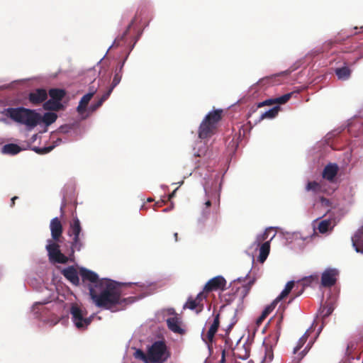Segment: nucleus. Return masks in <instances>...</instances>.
I'll return each mask as SVG.
<instances>
[{
  "mask_svg": "<svg viewBox=\"0 0 363 363\" xmlns=\"http://www.w3.org/2000/svg\"><path fill=\"white\" fill-rule=\"evenodd\" d=\"M335 74L339 79L346 80L351 74V70L347 67H342L335 69Z\"/></svg>",
  "mask_w": 363,
  "mask_h": 363,
  "instance_id": "30",
  "label": "nucleus"
},
{
  "mask_svg": "<svg viewBox=\"0 0 363 363\" xmlns=\"http://www.w3.org/2000/svg\"><path fill=\"white\" fill-rule=\"evenodd\" d=\"M320 202L321 203L322 206L326 207L330 206L331 204L330 200L323 196H320Z\"/></svg>",
  "mask_w": 363,
  "mask_h": 363,
  "instance_id": "46",
  "label": "nucleus"
},
{
  "mask_svg": "<svg viewBox=\"0 0 363 363\" xmlns=\"http://www.w3.org/2000/svg\"><path fill=\"white\" fill-rule=\"evenodd\" d=\"M211 201L210 200L206 201L202 206L201 208V217L199 218L201 221H205L207 218H209L211 213Z\"/></svg>",
  "mask_w": 363,
  "mask_h": 363,
  "instance_id": "29",
  "label": "nucleus"
},
{
  "mask_svg": "<svg viewBox=\"0 0 363 363\" xmlns=\"http://www.w3.org/2000/svg\"><path fill=\"white\" fill-rule=\"evenodd\" d=\"M57 116L52 112H47L41 116L40 123L43 122L45 125H49L57 120Z\"/></svg>",
  "mask_w": 363,
  "mask_h": 363,
  "instance_id": "34",
  "label": "nucleus"
},
{
  "mask_svg": "<svg viewBox=\"0 0 363 363\" xmlns=\"http://www.w3.org/2000/svg\"><path fill=\"white\" fill-rule=\"evenodd\" d=\"M222 109H217L209 112L199 125L198 130L199 138L206 139L216 134L218 123L222 119Z\"/></svg>",
  "mask_w": 363,
  "mask_h": 363,
  "instance_id": "3",
  "label": "nucleus"
},
{
  "mask_svg": "<svg viewBox=\"0 0 363 363\" xmlns=\"http://www.w3.org/2000/svg\"><path fill=\"white\" fill-rule=\"evenodd\" d=\"M352 245L357 252L363 253V225L352 238Z\"/></svg>",
  "mask_w": 363,
  "mask_h": 363,
  "instance_id": "20",
  "label": "nucleus"
},
{
  "mask_svg": "<svg viewBox=\"0 0 363 363\" xmlns=\"http://www.w3.org/2000/svg\"><path fill=\"white\" fill-rule=\"evenodd\" d=\"M48 94L45 89L40 88L36 89L29 93L28 99L30 104L38 106L46 101Z\"/></svg>",
  "mask_w": 363,
  "mask_h": 363,
  "instance_id": "11",
  "label": "nucleus"
},
{
  "mask_svg": "<svg viewBox=\"0 0 363 363\" xmlns=\"http://www.w3.org/2000/svg\"><path fill=\"white\" fill-rule=\"evenodd\" d=\"M135 357L138 359L143 360V362H145L146 363L150 362L149 357H148V352H147V354H145L143 350H136V352L135 353Z\"/></svg>",
  "mask_w": 363,
  "mask_h": 363,
  "instance_id": "41",
  "label": "nucleus"
},
{
  "mask_svg": "<svg viewBox=\"0 0 363 363\" xmlns=\"http://www.w3.org/2000/svg\"><path fill=\"white\" fill-rule=\"evenodd\" d=\"M178 189V188H177L176 189H174L169 195V198H168V200H171L172 198H174L175 196V194H176V191Z\"/></svg>",
  "mask_w": 363,
  "mask_h": 363,
  "instance_id": "50",
  "label": "nucleus"
},
{
  "mask_svg": "<svg viewBox=\"0 0 363 363\" xmlns=\"http://www.w3.org/2000/svg\"><path fill=\"white\" fill-rule=\"evenodd\" d=\"M333 310L334 307L331 303L324 305L320 308V315L323 318H325L333 313Z\"/></svg>",
  "mask_w": 363,
  "mask_h": 363,
  "instance_id": "38",
  "label": "nucleus"
},
{
  "mask_svg": "<svg viewBox=\"0 0 363 363\" xmlns=\"http://www.w3.org/2000/svg\"><path fill=\"white\" fill-rule=\"evenodd\" d=\"M274 354L272 347H266L264 360L271 362L273 359Z\"/></svg>",
  "mask_w": 363,
  "mask_h": 363,
  "instance_id": "42",
  "label": "nucleus"
},
{
  "mask_svg": "<svg viewBox=\"0 0 363 363\" xmlns=\"http://www.w3.org/2000/svg\"><path fill=\"white\" fill-rule=\"evenodd\" d=\"M172 206H173L172 205L171 208H164V209L163 210V211H164V212H167V211H169V210L172 208Z\"/></svg>",
  "mask_w": 363,
  "mask_h": 363,
  "instance_id": "55",
  "label": "nucleus"
},
{
  "mask_svg": "<svg viewBox=\"0 0 363 363\" xmlns=\"http://www.w3.org/2000/svg\"><path fill=\"white\" fill-rule=\"evenodd\" d=\"M4 112L7 117L16 123L24 125L28 130L33 129L40 123L41 115L35 110L17 107L8 108Z\"/></svg>",
  "mask_w": 363,
  "mask_h": 363,
  "instance_id": "2",
  "label": "nucleus"
},
{
  "mask_svg": "<svg viewBox=\"0 0 363 363\" xmlns=\"http://www.w3.org/2000/svg\"><path fill=\"white\" fill-rule=\"evenodd\" d=\"M272 230H273V228H268L263 233L257 235L253 245L255 246H259L262 242L267 241V239L269 237V233Z\"/></svg>",
  "mask_w": 363,
  "mask_h": 363,
  "instance_id": "35",
  "label": "nucleus"
},
{
  "mask_svg": "<svg viewBox=\"0 0 363 363\" xmlns=\"http://www.w3.org/2000/svg\"><path fill=\"white\" fill-rule=\"evenodd\" d=\"M269 315V314H268V313H267V311H263V312H262V314H261V315H262V317H264V318H265L267 317V315Z\"/></svg>",
  "mask_w": 363,
  "mask_h": 363,
  "instance_id": "53",
  "label": "nucleus"
},
{
  "mask_svg": "<svg viewBox=\"0 0 363 363\" xmlns=\"http://www.w3.org/2000/svg\"><path fill=\"white\" fill-rule=\"evenodd\" d=\"M219 325H220V314L217 313L215 315L213 321L207 332L206 337V339L203 338V340L205 342L208 341V343H212L214 336L218 331Z\"/></svg>",
  "mask_w": 363,
  "mask_h": 363,
  "instance_id": "18",
  "label": "nucleus"
},
{
  "mask_svg": "<svg viewBox=\"0 0 363 363\" xmlns=\"http://www.w3.org/2000/svg\"><path fill=\"white\" fill-rule=\"evenodd\" d=\"M226 280L222 276H216L211 279L204 286L202 292L207 295L209 292L225 289Z\"/></svg>",
  "mask_w": 363,
  "mask_h": 363,
  "instance_id": "10",
  "label": "nucleus"
},
{
  "mask_svg": "<svg viewBox=\"0 0 363 363\" xmlns=\"http://www.w3.org/2000/svg\"><path fill=\"white\" fill-rule=\"evenodd\" d=\"M123 65H124V62L120 63L115 70V74L113 76V79L111 85L108 89V90L111 89V92L113 91V89L120 83V82L121 80L122 69H123Z\"/></svg>",
  "mask_w": 363,
  "mask_h": 363,
  "instance_id": "24",
  "label": "nucleus"
},
{
  "mask_svg": "<svg viewBox=\"0 0 363 363\" xmlns=\"http://www.w3.org/2000/svg\"><path fill=\"white\" fill-rule=\"evenodd\" d=\"M306 191L312 192L313 195H320L322 193H329L326 184L323 182H308L306 186Z\"/></svg>",
  "mask_w": 363,
  "mask_h": 363,
  "instance_id": "13",
  "label": "nucleus"
},
{
  "mask_svg": "<svg viewBox=\"0 0 363 363\" xmlns=\"http://www.w3.org/2000/svg\"><path fill=\"white\" fill-rule=\"evenodd\" d=\"M62 142V139L60 138H58L56 141H55V144L53 145H50V146H48V147H34L33 148V150L38 154H40V155H44V154H47L48 152H50L51 150H53V148L58 145L60 143Z\"/></svg>",
  "mask_w": 363,
  "mask_h": 363,
  "instance_id": "33",
  "label": "nucleus"
},
{
  "mask_svg": "<svg viewBox=\"0 0 363 363\" xmlns=\"http://www.w3.org/2000/svg\"><path fill=\"white\" fill-rule=\"evenodd\" d=\"M72 321L79 330L86 329L91 323V317H85L84 313L77 305H72L70 308Z\"/></svg>",
  "mask_w": 363,
  "mask_h": 363,
  "instance_id": "6",
  "label": "nucleus"
},
{
  "mask_svg": "<svg viewBox=\"0 0 363 363\" xmlns=\"http://www.w3.org/2000/svg\"><path fill=\"white\" fill-rule=\"evenodd\" d=\"M335 43L336 42L333 40H329L326 41L323 44V48L320 50L315 52V55H318L323 52L328 51Z\"/></svg>",
  "mask_w": 363,
  "mask_h": 363,
  "instance_id": "40",
  "label": "nucleus"
},
{
  "mask_svg": "<svg viewBox=\"0 0 363 363\" xmlns=\"http://www.w3.org/2000/svg\"><path fill=\"white\" fill-rule=\"evenodd\" d=\"M338 271L335 269H328L322 274L321 284L324 287H331L335 284Z\"/></svg>",
  "mask_w": 363,
  "mask_h": 363,
  "instance_id": "12",
  "label": "nucleus"
},
{
  "mask_svg": "<svg viewBox=\"0 0 363 363\" xmlns=\"http://www.w3.org/2000/svg\"><path fill=\"white\" fill-rule=\"evenodd\" d=\"M333 225H332V221L330 219H325L321 220L317 227L320 233H325L329 230H332Z\"/></svg>",
  "mask_w": 363,
  "mask_h": 363,
  "instance_id": "28",
  "label": "nucleus"
},
{
  "mask_svg": "<svg viewBox=\"0 0 363 363\" xmlns=\"http://www.w3.org/2000/svg\"><path fill=\"white\" fill-rule=\"evenodd\" d=\"M207 298V295L201 291L195 298L189 297L184 305L183 308H189L194 311L197 314L200 313L204 307L203 301Z\"/></svg>",
  "mask_w": 363,
  "mask_h": 363,
  "instance_id": "9",
  "label": "nucleus"
},
{
  "mask_svg": "<svg viewBox=\"0 0 363 363\" xmlns=\"http://www.w3.org/2000/svg\"><path fill=\"white\" fill-rule=\"evenodd\" d=\"M206 151H207V147H206L205 145H203V149L199 150L197 152H195L194 155L196 157H199L205 156Z\"/></svg>",
  "mask_w": 363,
  "mask_h": 363,
  "instance_id": "47",
  "label": "nucleus"
},
{
  "mask_svg": "<svg viewBox=\"0 0 363 363\" xmlns=\"http://www.w3.org/2000/svg\"><path fill=\"white\" fill-rule=\"evenodd\" d=\"M46 250L48 253L49 259L52 262L65 264L68 262V258L62 254L60 250V245L52 240H48Z\"/></svg>",
  "mask_w": 363,
  "mask_h": 363,
  "instance_id": "7",
  "label": "nucleus"
},
{
  "mask_svg": "<svg viewBox=\"0 0 363 363\" xmlns=\"http://www.w3.org/2000/svg\"><path fill=\"white\" fill-rule=\"evenodd\" d=\"M174 237L175 241H177L178 240V233H174Z\"/></svg>",
  "mask_w": 363,
  "mask_h": 363,
  "instance_id": "54",
  "label": "nucleus"
},
{
  "mask_svg": "<svg viewBox=\"0 0 363 363\" xmlns=\"http://www.w3.org/2000/svg\"><path fill=\"white\" fill-rule=\"evenodd\" d=\"M254 282H255V279L250 281L247 284L242 285L240 287H238L236 289L235 294L233 295L232 296H230L229 298H225V301H227L228 303L233 301L234 300L235 296H238L239 298L241 301H242L249 294Z\"/></svg>",
  "mask_w": 363,
  "mask_h": 363,
  "instance_id": "14",
  "label": "nucleus"
},
{
  "mask_svg": "<svg viewBox=\"0 0 363 363\" xmlns=\"http://www.w3.org/2000/svg\"><path fill=\"white\" fill-rule=\"evenodd\" d=\"M282 320H283V315H281L279 317V319H278L277 323V327L279 330H280V329H281V324Z\"/></svg>",
  "mask_w": 363,
  "mask_h": 363,
  "instance_id": "48",
  "label": "nucleus"
},
{
  "mask_svg": "<svg viewBox=\"0 0 363 363\" xmlns=\"http://www.w3.org/2000/svg\"><path fill=\"white\" fill-rule=\"evenodd\" d=\"M147 201H148V202H152V201H153V199H152V198H149V199H147Z\"/></svg>",
  "mask_w": 363,
  "mask_h": 363,
  "instance_id": "56",
  "label": "nucleus"
},
{
  "mask_svg": "<svg viewBox=\"0 0 363 363\" xmlns=\"http://www.w3.org/2000/svg\"><path fill=\"white\" fill-rule=\"evenodd\" d=\"M279 302H276V299L269 306H267L264 311H267V313L269 314L276 307Z\"/></svg>",
  "mask_w": 363,
  "mask_h": 363,
  "instance_id": "44",
  "label": "nucleus"
},
{
  "mask_svg": "<svg viewBox=\"0 0 363 363\" xmlns=\"http://www.w3.org/2000/svg\"><path fill=\"white\" fill-rule=\"evenodd\" d=\"M291 95H292V93H288V94H284L283 96L275 98V99H267L264 101L259 102L257 104V107L261 108L264 106H272L275 104H284L291 99Z\"/></svg>",
  "mask_w": 363,
  "mask_h": 363,
  "instance_id": "19",
  "label": "nucleus"
},
{
  "mask_svg": "<svg viewBox=\"0 0 363 363\" xmlns=\"http://www.w3.org/2000/svg\"><path fill=\"white\" fill-rule=\"evenodd\" d=\"M279 111L280 107L279 106H276L272 108L269 109V111L262 113L260 116L259 121L264 120L265 118H274L277 116Z\"/></svg>",
  "mask_w": 363,
  "mask_h": 363,
  "instance_id": "31",
  "label": "nucleus"
},
{
  "mask_svg": "<svg viewBox=\"0 0 363 363\" xmlns=\"http://www.w3.org/2000/svg\"><path fill=\"white\" fill-rule=\"evenodd\" d=\"M338 172V167L336 164H329L323 169L322 176L324 179L333 182Z\"/></svg>",
  "mask_w": 363,
  "mask_h": 363,
  "instance_id": "21",
  "label": "nucleus"
},
{
  "mask_svg": "<svg viewBox=\"0 0 363 363\" xmlns=\"http://www.w3.org/2000/svg\"><path fill=\"white\" fill-rule=\"evenodd\" d=\"M62 106L60 102L54 101L51 99L45 101L43 104V108L48 111H59L61 109Z\"/></svg>",
  "mask_w": 363,
  "mask_h": 363,
  "instance_id": "32",
  "label": "nucleus"
},
{
  "mask_svg": "<svg viewBox=\"0 0 363 363\" xmlns=\"http://www.w3.org/2000/svg\"><path fill=\"white\" fill-rule=\"evenodd\" d=\"M50 228L52 240L55 241V242L59 241L62 234L63 228L58 218H54L51 220Z\"/></svg>",
  "mask_w": 363,
  "mask_h": 363,
  "instance_id": "15",
  "label": "nucleus"
},
{
  "mask_svg": "<svg viewBox=\"0 0 363 363\" xmlns=\"http://www.w3.org/2000/svg\"><path fill=\"white\" fill-rule=\"evenodd\" d=\"M18 199V196H13L12 199H11V206L13 207L15 205V200Z\"/></svg>",
  "mask_w": 363,
  "mask_h": 363,
  "instance_id": "52",
  "label": "nucleus"
},
{
  "mask_svg": "<svg viewBox=\"0 0 363 363\" xmlns=\"http://www.w3.org/2000/svg\"><path fill=\"white\" fill-rule=\"evenodd\" d=\"M63 276L69 280L73 285H79V278L77 269L73 267L70 266L67 268L64 269L62 271Z\"/></svg>",
  "mask_w": 363,
  "mask_h": 363,
  "instance_id": "17",
  "label": "nucleus"
},
{
  "mask_svg": "<svg viewBox=\"0 0 363 363\" xmlns=\"http://www.w3.org/2000/svg\"><path fill=\"white\" fill-rule=\"evenodd\" d=\"M121 284L108 279L98 289L91 286L89 295L94 303L99 308H102L112 311L118 310L114 309L118 305L125 303L132 298H122Z\"/></svg>",
  "mask_w": 363,
  "mask_h": 363,
  "instance_id": "1",
  "label": "nucleus"
},
{
  "mask_svg": "<svg viewBox=\"0 0 363 363\" xmlns=\"http://www.w3.org/2000/svg\"><path fill=\"white\" fill-rule=\"evenodd\" d=\"M111 94V89L107 90L96 103L91 105V110L95 111L97 108H99L103 104V103L109 97Z\"/></svg>",
  "mask_w": 363,
  "mask_h": 363,
  "instance_id": "37",
  "label": "nucleus"
},
{
  "mask_svg": "<svg viewBox=\"0 0 363 363\" xmlns=\"http://www.w3.org/2000/svg\"><path fill=\"white\" fill-rule=\"evenodd\" d=\"M147 351L150 363H164L169 357V353L164 341H155Z\"/></svg>",
  "mask_w": 363,
  "mask_h": 363,
  "instance_id": "4",
  "label": "nucleus"
},
{
  "mask_svg": "<svg viewBox=\"0 0 363 363\" xmlns=\"http://www.w3.org/2000/svg\"><path fill=\"white\" fill-rule=\"evenodd\" d=\"M310 335V333L308 330L306 331V333L303 335V336L298 340L297 345L294 349V353L296 354L306 343L308 337Z\"/></svg>",
  "mask_w": 363,
  "mask_h": 363,
  "instance_id": "39",
  "label": "nucleus"
},
{
  "mask_svg": "<svg viewBox=\"0 0 363 363\" xmlns=\"http://www.w3.org/2000/svg\"><path fill=\"white\" fill-rule=\"evenodd\" d=\"M21 147L13 143L6 144L1 148V152L6 155H16L21 151Z\"/></svg>",
  "mask_w": 363,
  "mask_h": 363,
  "instance_id": "27",
  "label": "nucleus"
},
{
  "mask_svg": "<svg viewBox=\"0 0 363 363\" xmlns=\"http://www.w3.org/2000/svg\"><path fill=\"white\" fill-rule=\"evenodd\" d=\"M48 94L51 99L60 102L66 95V91L62 89L53 88L50 89Z\"/></svg>",
  "mask_w": 363,
  "mask_h": 363,
  "instance_id": "26",
  "label": "nucleus"
},
{
  "mask_svg": "<svg viewBox=\"0 0 363 363\" xmlns=\"http://www.w3.org/2000/svg\"><path fill=\"white\" fill-rule=\"evenodd\" d=\"M265 319V318L262 317V315H260L257 319V321H256V323L257 325H259L260 324H262V323L264 321V320Z\"/></svg>",
  "mask_w": 363,
  "mask_h": 363,
  "instance_id": "49",
  "label": "nucleus"
},
{
  "mask_svg": "<svg viewBox=\"0 0 363 363\" xmlns=\"http://www.w3.org/2000/svg\"><path fill=\"white\" fill-rule=\"evenodd\" d=\"M94 93H95L94 91L90 92V93H88V94L84 95L82 97V99L79 103V105L77 106V111L79 113H82L86 111V106L89 104L90 100L93 97V96L94 95Z\"/></svg>",
  "mask_w": 363,
  "mask_h": 363,
  "instance_id": "25",
  "label": "nucleus"
},
{
  "mask_svg": "<svg viewBox=\"0 0 363 363\" xmlns=\"http://www.w3.org/2000/svg\"><path fill=\"white\" fill-rule=\"evenodd\" d=\"M135 21V18H134L130 21V23L128 24V27H127L126 30L124 31V33H123V35H122V36H121V40H123V39L125 37V35L128 33V32H129V30H130V28H131V27H132V26L134 24Z\"/></svg>",
  "mask_w": 363,
  "mask_h": 363,
  "instance_id": "45",
  "label": "nucleus"
},
{
  "mask_svg": "<svg viewBox=\"0 0 363 363\" xmlns=\"http://www.w3.org/2000/svg\"><path fill=\"white\" fill-rule=\"evenodd\" d=\"M234 355L240 359H247L250 357V347L248 345L244 344L241 346L238 345L234 349Z\"/></svg>",
  "mask_w": 363,
  "mask_h": 363,
  "instance_id": "22",
  "label": "nucleus"
},
{
  "mask_svg": "<svg viewBox=\"0 0 363 363\" xmlns=\"http://www.w3.org/2000/svg\"><path fill=\"white\" fill-rule=\"evenodd\" d=\"M274 237V235L269 240L262 242L259 246V255L258 257V260L259 262L263 263L267 259L270 251V241Z\"/></svg>",
  "mask_w": 363,
  "mask_h": 363,
  "instance_id": "23",
  "label": "nucleus"
},
{
  "mask_svg": "<svg viewBox=\"0 0 363 363\" xmlns=\"http://www.w3.org/2000/svg\"><path fill=\"white\" fill-rule=\"evenodd\" d=\"M79 274L84 283L86 281L90 282L89 289L91 286L98 289L104 284V281L108 280V279H99L96 273L86 268H81L79 269Z\"/></svg>",
  "mask_w": 363,
  "mask_h": 363,
  "instance_id": "8",
  "label": "nucleus"
},
{
  "mask_svg": "<svg viewBox=\"0 0 363 363\" xmlns=\"http://www.w3.org/2000/svg\"><path fill=\"white\" fill-rule=\"evenodd\" d=\"M236 311H234L232 315V319L230 323L228 325L227 330H230L238 321Z\"/></svg>",
  "mask_w": 363,
  "mask_h": 363,
  "instance_id": "43",
  "label": "nucleus"
},
{
  "mask_svg": "<svg viewBox=\"0 0 363 363\" xmlns=\"http://www.w3.org/2000/svg\"><path fill=\"white\" fill-rule=\"evenodd\" d=\"M82 230V229L79 220L77 217L74 218L72 223H70V228L68 233L69 236H73L71 244L72 251L75 250L79 251L84 246L82 238L84 235H81Z\"/></svg>",
  "mask_w": 363,
  "mask_h": 363,
  "instance_id": "5",
  "label": "nucleus"
},
{
  "mask_svg": "<svg viewBox=\"0 0 363 363\" xmlns=\"http://www.w3.org/2000/svg\"><path fill=\"white\" fill-rule=\"evenodd\" d=\"M168 328L174 333L182 335L185 330L182 328V320L178 316H174L167 319Z\"/></svg>",
  "mask_w": 363,
  "mask_h": 363,
  "instance_id": "16",
  "label": "nucleus"
},
{
  "mask_svg": "<svg viewBox=\"0 0 363 363\" xmlns=\"http://www.w3.org/2000/svg\"><path fill=\"white\" fill-rule=\"evenodd\" d=\"M294 286V282L293 281L287 282V284L285 286L284 289L281 291V293L276 298V302H279L282 299H284L285 297H286L289 294L292 290L293 287Z\"/></svg>",
  "mask_w": 363,
  "mask_h": 363,
  "instance_id": "36",
  "label": "nucleus"
},
{
  "mask_svg": "<svg viewBox=\"0 0 363 363\" xmlns=\"http://www.w3.org/2000/svg\"><path fill=\"white\" fill-rule=\"evenodd\" d=\"M219 206H220V203H218L217 208H216V213H217V211H218V208H219Z\"/></svg>",
  "mask_w": 363,
  "mask_h": 363,
  "instance_id": "57",
  "label": "nucleus"
},
{
  "mask_svg": "<svg viewBox=\"0 0 363 363\" xmlns=\"http://www.w3.org/2000/svg\"><path fill=\"white\" fill-rule=\"evenodd\" d=\"M168 313L169 315H174V316H178V315L176 313L175 310L174 308L168 309Z\"/></svg>",
  "mask_w": 363,
  "mask_h": 363,
  "instance_id": "51",
  "label": "nucleus"
},
{
  "mask_svg": "<svg viewBox=\"0 0 363 363\" xmlns=\"http://www.w3.org/2000/svg\"><path fill=\"white\" fill-rule=\"evenodd\" d=\"M252 360H250V361H249V363H252Z\"/></svg>",
  "mask_w": 363,
  "mask_h": 363,
  "instance_id": "58",
  "label": "nucleus"
}]
</instances>
